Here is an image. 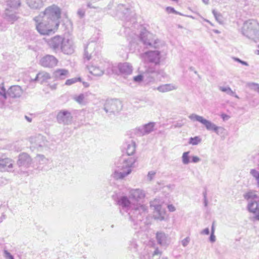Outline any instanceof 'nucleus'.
<instances>
[{"label": "nucleus", "instance_id": "2eb2a0df", "mask_svg": "<svg viewBox=\"0 0 259 259\" xmlns=\"http://www.w3.org/2000/svg\"><path fill=\"white\" fill-rule=\"evenodd\" d=\"M131 195L134 199L138 200L144 197L143 192L139 189L133 190L131 192Z\"/></svg>", "mask_w": 259, "mask_h": 259}, {"label": "nucleus", "instance_id": "39448f33", "mask_svg": "<svg viewBox=\"0 0 259 259\" xmlns=\"http://www.w3.org/2000/svg\"><path fill=\"white\" fill-rule=\"evenodd\" d=\"M64 42V38L60 36H55L52 38L49 42L50 47L55 49L57 48H62Z\"/></svg>", "mask_w": 259, "mask_h": 259}, {"label": "nucleus", "instance_id": "412c9836", "mask_svg": "<svg viewBox=\"0 0 259 259\" xmlns=\"http://www.w3.org/2000/svg\"><path fill=\"white\" fill-rule=\"evenodd\" d=\"M188 154L189 152H184L183 154L182 160L184 164H188L189 162V157Z\"/></svg>", "mask_w": 259, "mask_h": 259}, {"label": "nucleus", "instance_id": "4be33fe9", "mask_svg": "<svg viewBox=\"0 0 259 259\" xmlns=\"http://www.w3.org/2000/svg\"><path fill=\"white\" fill-rule=\"evenodd\" d=\"M4 256L6 259H14V256L7 250L4 251Z\"/></svg>", "mask_w": 259, "mask_h": 259}, {"label": "nucleus", "instance_id": "473e14b6", "mask_svg": "<svg viewBox=\"0 0 259 259\" xmlns=\"http://www.w3.org/2000/svg\"><path fill=\"white\" fill-rule=\"evenodd\" d=\"M150 128V129L149 130V131H148V132H150V131L152 130V128H153V125H152L151 124H149L148 125H146V126H145V128L147 129L148 128Z\"/></svg>", "mask_w": 259, "mask_h": 259}, {"label": "nucleus", "instance_id": "72a5a7b5", "mask_svg": "<svg viewBox=\"0 0 259 259\" xmlns=\"http://www.w3.org/2000/svg\"><path fill=\"white\" fill-rule=\"evenodd\" d=\"M5 219V215L4 213L1 214V217L0 218V223L2 222V221Z\"/></svg>", "mask_w": 259, "mask_h": 259}, {"label": "nucleus", "instance_id": "f704fd0d", "mask_svg": "<svg viewBox=\"0 0 259 259\" xmlns=\"http://www.w3.org/2000/svg\"><path fill=\"white\" fill-rule=\"evenodd\" d=\"M84 57L87 59V60H90L91 58V55H89L88 53H86L84 55Z\"/></svg>", "mask_w": 259, "mask_h": 259}, {"label": "nucleus", "instance_id": "aec40b11", "mask_svg": "<svg viewBox=\"0 0 259 259\" xmlns=\"http://www.w3.org/2000/svg\"><path fill=\"white\" fill-rule=\"evenodd\" d=\"M75 101H76L79 104H83L84 101V96L83 94H80L78 96H76L74 98Z\"/></svg>", "mask_w": 259, "mask_h": 259}, {"label": "nucleus", "instance_id": "a18cd8bd", "mask_svg": "<svg viewBox=\"0 0 259 259\" xmlns=\"http://www.w3.org/2000/svg\"><path fill=\"white\" fill-rule=\"evenodd\" d=\"M249 211H251V210H252V209H251V208L249 207Z\"/></svg>", "mask_w": 259, "mask_h": 259}, {"label": "nucleus", "instance_id": "9b49d317", "mask_svg": "<svg viewBox=\"0 0 259 259\" xmlns=\"http://www.w3.org/2000/svg\"><path fill=\"white\" fill-rule=\"evenodd\" d=\"M31 159L29 155L26 153H22L19 156L18 162L19 165H23L29 164Z\"/></svg>", "mask_w": 259, "mask_h": 259}, {"label": "nucleus", "instance_id": "6e6552de", "mask_svg": "<svg viewBox=\"0 0 259 259\" xmlns=\"http://www.w3.org/2000/svg\"><path fill=\"white\" fill-rule=\"evenodd\" d=\"M156 239L159 244L163 246L168 244L170 242L168 236L162 232H158L156 233Z\"/></svg>", "mask_w": 259, "mask_h": 259}, {"label": "nucleus", "instance_id": "f03ea898", "mask_svg": "<svg viewBox=\"0 0 259 259\" xmlns=\"http://www.w3.org/2000/svg\"><path fill=\"white\" fill-rule=\"evenodd\" d=\"M136 150L135 143L129 144L125 152L122 155V162L118 167V169L114 173V178L116 179H121L130 174L132 171L131 168L136 161V158L133 156Z\"/></svg>", "mask_w": 259, "mask_h": 259}, {"label": "nucleus", "instance_id": "c756f323", "mask_svg": "<svg viewBox=\"0 0 259 259\" xmlns=\"http://www.w3.org/2000/svg\"><path fill=\"white\" fill-rule=\"evenodd\" d=\"M201 234H205V235H208L209 234V230L208 228H206L204 229V230H202L200 232Z\"/></svg>", "mask_w": 259, "mask_h": 259}, {"label": "nucleus", "instance_id": "6ab92c4d", "mask_svg": "<svg viewBox=\"0 0 259 259\" xmlns=\"http://www.w3.org/2000/svg\"><path fill=\"white\" fill-rule=\"evenodd\" d=\"M201 142V139L199 137H195L194 138H191L189 140V144L196 145L199 144Z\"/></svg>", "mask_w": 259, "mask_h": 259}, {"label": "nucleus", "instance_id": "c85d7f7f", "mask_svg": "<svg viewBox=\"0 0 259 259\" xmlns=\"http://www.w3.org/2000/svg\"><path fill=\"white\" fill-rule=\"evenodd\" d=\"M209 240L212 243L214 242L215 241V236L214 235V233L211 232V234L209 237Z\"/></svg>", "mask_w": 259, "mask_h": 259}, {"label": "nucleus", "instance_id": "a211bd4d", "mask_svg": "<svg viewBox=\"0 0 259 259\" xmlns=\"http://www.w3.org/2000/svg\"><path fill=\"white\" fill-rule=\"evenodd\" d=\"M81 81V79L80 77H75L70 79H67L65 81V84L66 85H71L75 83L76 82L79 81L80 82Z\"/></svg>", "mask_w": 259, "mask_h": 259}, {"label": "nucleus", "instance_id": "4468645a", "mask_svg": "<svg viewBox=\"0 0 259 259\" xmlns=\"http://www.w3.org/2000/svg\"><path fill=\"white\" fill-rule=\"evenodd\" d=\"M12 160L8 158L0 159V167L1 168H5L7 167H12Z\"/></svg>", "mask_w": 259, "mask_h": 259}, {"label": "nucleus", "instance_id": "1a4fd4ad", "mask_svg": "<svg viewBox=\"0 0 259 259\" xmlns=\"http://www.w3.org/2000/svg\"><path fill=\"white\" fill-rule=\"evenodd\" d=\"M72 118L69 112L65 110L60 111L57 114V118L59 122H67Z\"/></svg>", "mask_w": 259, "mask_h": 259}, {"label": "nucleus", "instance_id": "7ed1b4c3", "mask_svg": "<svg viewBox=\"0 0 259 259\" xmlns=\"http://www.w3.org/2000/svg\"><path fill=\"white\" fill-rule=\"evenodd\" d=\"M58 59L54 56L47 55L39 60L40 65L45 68H52L57 65Z\"/></svg>", "mask_w": 259, "mask_h": 259}, {"label": "nucleus", "instance_id": "b1692460", "mask_svg": "<svg viewBox=\"0 0 259 259\" xmlns=\"http://www.w3.org/2000/svg\"><path fill=\"white\" fill-rule=\"evenodd\" d=\"M190 238L189 237H186V238L182 240V244L184 247H186L188 245L190 242Z\"/></svg>", "mask_w": 259, "mask_h": 259}, {"label": "nucleus", "instance_id": "bb28decb", "mask_svg": "<svg viewBox=\"0 0 259 259\" xmlns=\"http://www.w3.org/2000/svg\"><path fill=\"white\" fill-rule=\"evenodd\" d=\"M143 76L142 75H138L134 77V80L137 82H141L142 81Z\"/></svg>", "mask_w": 259, "mask_h": 259}, {"label": "nucleus", "instance_id": "79ce46f5", "mask_svg": "<svg viewBox=\"0 0 259 259\" xmlns=\"http://www.w3.org/2000/svg\"><path fill=\"white\" fill-rule=\"evenodd\" d=\"M202 1H203L204 3H207L208 2L209 0H202Z\"/></svg>", "mask_w": 259, "mask_h": 259}, {"label": "nucleus", "instance_id": "9d476101", "mask_svg": "<svg viewBox=\"0 0 259 259\" xmlns=\"http://www.w3.org/2000/svg\"><path fill=\"white\" fill-rule=\"evenodd\" d=\"M128 215L131 221L135 222V224H138V222L142 221V216L140 211H130Z\"/></svg>", "mask_w": 259, "mask_h": 259}, {"label": "nucleus", "instance_id": "ea45409f", "mask_svg": "<svg viewBox=\"0 0 259 259\" xmlns=\"http://www.w3.org/2000/svg\"><path fill=\"white\" fill-rule=\"evenodd\" d=\"M125 66H127V65H126V64H122V65H121L120 66V67H119V69H120V70H121V67H124Z\"/></svg>", "mask_w": 259, "mask_h": 259}, {"label": "nucleus", "instance_id": "5701e85b", "mask_svg": "<svg viewBox=\"0 0 259 259\" xmlns=\"http://www.w3.org/2000/svg\"><path fill=\"white\" fill-rule=\"evenodd\" d=\"M250 173L254 178H255L257 183H258L259 173L255 169H252L250 171Z\"/></svg>", "mask_w": 259, "mask_h": 259}, {"label": "nucleus", "instance_id": "393cba45", "mask_svg": "<svg viewBox=\"0 0 259 259\" xmlns=\"http://www.w3.org/2000/svg\"><path fill=\"white\" fill-rule=\"evenodd\" d=\"M137 246V243H136V241L135 240H133L130 243V246H129V248L131 249L136 250Z\"/></svg>", "mask_w": 259, "mask_h": 259}, {"label": "nucleus", "instance_id": "a19ab883", "mask_svg": "<svg viewBox=\"0 0 259 259\" xmlns=\"http://www.w3.org/2000/svg\"><path fill=\"white\" fill-rule=\"evenodd\" d=\"M255 205L256 206H257V203L256 202H252L250 204V205Z\"/></svg>", "mask_w": 259, "mask_h": 259}, {"label": "nucleus", "instance_id": "423d86ee", "mask_svg": "<svg viewBox=\"0 0 259 259\" xmlns=\"http://www.w3.org/2000/svg\"><path fill=\"white\" fill-rule=\"evenodd\" d=\"M146 60L148 62L158 63L160 60V53L158 51L150 52L146 54Z\"/></svg>", "mask_w": 259, "mask_h": 259}, {"label": "nucleus", "instance_id": "37998d69", "mask_svg": "<svg viewBox=\"0 0 259 259\" xmlns=\"http://www.w3.org/2000/svg\"><path fill=\"white\" fill-rule=\"evenodd\" d=\"M242 64L246 65V63L243 61H239Z\"/></svg>", "mask_w": 259, "mask_h": 259}, {"label": "nucleus", "instance_id": "dca6fc26", "mask_svg": "<svg viewBox=\"0 0 259 259\" xmlns=\"http://www.w3.org/2000/svg\"><path fill=\"white\" fill-rule=\"evenodd\" d=\"M68 74V71L65 69H58L55 70L54 74L57 77L67 76Z\"/></svg>", "mask_w": 259, "mask_h": 259}, {"label": "nucleus", "instance_id": "20e7f679", "mask_svg": "<svg viewBox=\"0 0 259 259\" xmlns=\"http://www.w3.org/2000/svg\"><path fill=\"white\" fill-rule=\"evenodd\" d=\"M194 118L196 120L204 124L208 130L214 131L216 132L218 131L219 127L217 126L210 121L204 119L203 117L195 115Z\"/></svg>", "mask_w": 259, "mask_h": 259}, {"label": "nucleus", "instance_id": "0eeeda50", "mask_svg": "<svg viewBox=\"0 0 259 259\" xmlns=\"http://www.w3.org/2000/svg\"><path fill=\"white\" fill-rule=\"evenodd\" d=\"M22 93V91L20 87L18 85H14L11 87L8 90V95L13 98L19 97Z\"/></svg>", "mask_w": 259, "mask_h": 259}, {"label": "nucleus", "instance_id": "e433bc0d", "mask_svg": "<svg viewBox=\"0 0 259 259\" xmlns=\"http://www.w3.org/2000/svg\"><path fill=\"white\" fill-rule=\"evenodd\" d=\"M211 232L214 233V222H213L212 226H211Z\"/></svg>", "mask_w": 259, "mask_h": 259}, {"label": "nucleus", "instance_id": "2f4dec72", "mask_svg": "<svg viewBox=\"0 0 259 259\" xmlns=\"http://www.w3.org/2000/svg\"><path fill=\"white\" fill-rule=\"evenodd\" d=\"M199 158L197 156H193L192 157V161L193 162H197L199 161Z\"/></svg>", "mask_w": 259, "mask_h": 259}, {"label": "nucleus", "instance_id": "c9c22d12", "mask_svg": "<svg viewBox=\"0 0 259 259\" xmlns=\"http://www.w3.org/2000/svg\"><path fill=\"white\" fill-rule=\"evenodd\" d=\"M160 251H159V250L158 249H156L155 250V251H154V253H153V255H158L159 254H160Z\"/></svg>", "mask_w": 259, "mask_h": 259}, {"label": "nucleus", "instance_id": "7c9ffc66", "mask_svg": "<svg viewBox=\"0 0 259 259\" xmlns=\"http://www.w3.org/2000/svg\"><path fill=\"white\" fill-rule=\"evenodd\" d=\"M221 117H222L224 120H227L230 118L229 115L224 113L221 114Z\"/></svg>", "mask_w": 259, "mask_h": 259}, {"label": "nucleus", "instance_id": "ddd939ff", "mask_svg": "<svg viewBox=\"0 0 259 259\" xmlns=\"http://www.w3.org/2000/svg\"><path fill=\"white\" fill-rule=\"evenodd\" d=\"M153 217L157 221H163L167 219L166 211H153Z\"/></svg>", "mask_w": 259, "mask_h": 259}, {"label": "nucleus", "instance_id": "cd10ccee", "mask_svg": "<svg viewBox=\"0 0 259 259\" xmlns=\"http://www.w3.org/2000/svg\"><path fill=\"white\" fill-rule=\"evenodd\" d=\"M253 214L254 216L253 217V220H257L259 221V211H252Z\"/></svg>", "mask_w": 259, "mask_h": 259}, {"label": "nucleus", "instance_id": "58836bf2", "mask_svg": "<svg viewBox=\"0 0 259 259\" xmlns=\"http://www.w3.org/2000/svg\"><path fill=\"white\" fill-rule=\"evenodd\" d=\"M83 84L85 87H89V84L87 82H83Z\"/></svg>", "mask_w": 259, "mask_h": 259}, {"label": "nucleus", "instance_id": "4c0bfd02", "mask_svg": "<svg viewBox=\"0 0 259 259\" xmlns=\"http://www.w3.org/2000/svg\"><path fill=\"white\" fill-rule=\"evenodd\" d=\"M253 85L254 87H256V88H257V91L259 92V84L254 83V84H253Z\"/></svg>", "mask_w": 259, "mask_h": 259}, {"label": "nucleus", "instance_id": "f257e3e1", "mask_svg": "<svg viewBox=\"0 0 259 259\" xmlns=\"http://www.w3.org/2000/svg\"><path fill=\"white\" fill-rule=\"evenodd\" d=\"M42 16L36 17V29L41 35H50L58 30L61 17V9L58 6L53 5L45 9Z\"/></svg>", "mask_w": 259, "mask_h": 259}, {"label": "nucleus", "instance_id": "a878e982", "mask_svg": "<svg viewBox=\"0 0 259 259\" xmlns=\"http://www.w3.org/2000/svg\"><path fill=\"white\" fill-rule=\"evenodd\" d=\"M166 11L167 13L168 14H170V13L177 14V13L176 11L173 8L170 7H167L166 8Z\"/></svg>", "mask_w": 259, "mask_h": 259}, {"label": "nucleus", "instance_id": "f8f14e48", "mask_svg": "<svg viewBox=\"0 0 259 259\" xmlns=\"http://www.w3.org/2000/svg\"><path fill=\"white\" fill-rule=\"evenodd\" d=\"M51 78L49 73L45 71L39 72L36 76L35 80H40L41 82H45Z\"/></svg>", "mask_w": 259, "mask_h": 259}, {"label": "nucleus", "instance_id": "c03bdc74", "mask_svg": "<svg viewBox=\"0 0 259 259\" xmlns=\"http://www.w3.org/2000/svg\"><path fill=\"white\" fill-rule=\"evenodd\" d=\"M255 210H257V207H256L255 208H254Z\"/></svg>", "mask_w": 259, "mask_h": 259}, {"label": "nucleus", "instance_id": "f3484780", "mask_svg": "<svg viewBox=\"0 0 259 259\" xmlns=\"http://www.w3.org/2000/svg\"><path fill=\"white\" fill-rule=\"evenodd\" d=\"M118 203L120 206L126 207L130 205L131 202L127 197H122L119 200Z\"/></svg>", "mask_w": 259, "mask_h": 259}]
</instances>
